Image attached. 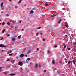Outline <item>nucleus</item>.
Returning a JSON list of instances; mask_svg holds the SVG:
<instances>
[{
	"label": "nucleus",
	"mask_w": 76,
	"mask_h": 76,
	"mask_svg": "<svg viewBox=\"0 0 76 76\" xmlns=\"http://www.w3.org/2000/svg\"><path fill=\"white\" fill-rule=\"evenodd\" d=\"M18 65L20 66H22V62H21V61H19L18 63Z\"/></svg>",
	"instance_id": "1"
},
{
	"label": "nucleus",
	"mask_w": 76,
	"mask_h": 76,
	"mask_svg": "<svg viewBox=\"0 0 76 76\" xmlns=\"http://www.w3.org/2000/svg\"><path fill=\"white\" fill-rule=\"evenodd\" d=\"M9 22H12L13 23H16V21H14L13 20H10Z\"/></svg>",
	"instance_id": "2"
},
{
	"label": "nucleus",
	"mask_w": 76,
	"mask_h": 76,
	"mask_svg": "<svg viewBox=\"0 0 76 76\" xmlns=\"http://www.w3.org/2000/svg\"><path fill=\"white\" fill-rule=\"evenodd\" d=\"M0 47H1V48L3 47L4 48H5V47H6V46L3 45V44H0Z\"/></svg>",
	"instance_id": "3"
},
{
	"label": "nucleus",
	"mask_w": 76,
	"mask_h": 76,
	"mask_svg": "<svg viewBox=\"0 0 76 76\" xmlns=\"http://www.w3.org/2000/svg\"><path fill=\"white\" fill-rule=\"evenodd\" d=\"M14 61H15V60H14L13 61L11 60L10 61V62L12 63V64H14V63H15V62Z\"/></svg>",
	"instance_id": "4"
},
{
	"label": "nucleus",
	"mask_w": 76,
	"mask_h": 76,
	"mask_svg": "<svg viewBox=\"0 0 76 76\" xmlns=\"http://www.w3.org/2000/svg\"><path fill=\"white\" fill-rule=\"evenodd\" d=\"M24 56V54H21L20 55V57L22 58Z\"/></svg>",
	"instance_id": "5"
},
{
	"label": "nucleus",
	"mask_w": 76,
	"mask_h": 76,
	"mask_svg": "<svg viewBox=\"0 0 76 76\" xmlns=\"http://www.w3.org/2000/svg\"><path fill=\"white\" fill-rule=\"evenodd\" d=\"M16 75V74H10L9 75H10V76H15V75Z\"/></svg>",
	"instance_id": "6"
},
{
	"label": "nucleus",
	"mask_w": 76,
	"mask_h": 76,
	"mask_svg": "<svg viewBox=\"0 0 76 76\" xmlns=\"http://www.w3.org/2000/svg\"><path fill=\"white\" fill-rule=\"evenodd\" d=\"M52 63H53V64H55V61L54 60L52 61Z\"/></svg>",
	"instance_id": "7"
},
{
	"label": "nucleus",
	"mask_w": 76,
	"mask_h": 76,
	"mask_svg": "<svg viewBox=\"0 0 76 76\" xmlns=\"http://www.w3.org/2000/svg\"><path fill=\"white\" fill-rule=\"evenodd\" d=\"M22 35H20L18 36V39H20V38H21V37Z\"/></svg>",
	"instance_id": "8"
},
{
	"label": "nucleus",
	"mask_w": 76,
	"mask_h": 76,
	"mask_svg": "<svg viewBox=\"0 0 76 76\" xmlns=\"http://www.w3.org/2000/svg\"><path fill=\"white\" fill-rule=\"evenodd\" d=\"M3 3L2 2L1 4V7H3Z\"/></svg>",
	"instance_id": "9"
},
{
	"label": "nucleus",
	"mask_w": 76,
	"mask_h": 76,
	"mask_svg": "<svg viewBox=\"0 0 76 76\" xmlns=\"http://www.w3.org/2000/svg\"><path fill=\"white\" fill-rule=\"evenodd\" d=\"M58 13H57L56 15L53 16V18H55V16H57V15H58Z\"/></svg>",
	"instance_id": "10"
},
{
	"label": "nucleus",
	"mask_w": 76,
	"mask_h": 76,
	"mask_svg": "<svg viewBox=\"0 0 76 76\" xmlns=\"http://www.w3.org/2000/svg\"><path fill=\"white\" fill-rule=\"evenodd\" d=\"M30 13H34V11L33 10H31V11L30 12Z\"/></svg>",
	"instance_id": "11"
},
{
	"label": "nucleus",
	"mask_w": 76,
	"mask_h": 76,
	"mask_svg": "<svg viewBox=\"0 0 76 76\" xmlns=\"http://www.w3.org/2000/svg\"><path fill=\"white\" fill-rule=\"evenodd\" d=\"M10 35L8 34H7V37H10Z\"/></svg>",
	"instance_id": "12"
},
{
	"label": "nucleus",
	"mask_w": 76,
	"mask_h": 76,
	"mask_svg": "<svg viewBox=\"0 0 76 76\" xmlns=\"http://www.w3.org/2000/svg\"><path fill=\"white\" fill-rule=\"evenodd\" d=\"M30 52H31V50H29L27 52V54H29V53H30Z\"/></svg>",
	"instance_id": "13"
},
{
	"label": "nucleus",
	"mask_w": 76,
	"mask_h": 76,
	"mask_svg": "<svg viewBox=\"0 0 76 76\" xmlns=\"http://www.w3.org/2000/svg\"><path fill=\"white\" fill-rule=\"evenodd\" d=\"M36 68H37L38 67V64H36L35 65Z\"/></svg>",
	"instance_id": "14"
},
{
	"label": "nucleus",
	"mask_w": 76,
	"mask_h": 76,
	"mask_svg": "<svg viewBox=\"0 0 76 76\" xmlns=\"http://www.w3.org/2000/svg\"><path fill=\"white\" fill-rule=\"evenodd\" d=\"M65 26H66V28H68V24L65 25Z\"/></svg>",
	"instance_id": "15"
},
{
	"label": "nucleus",
	"mask_w": 76,
	"mask_h": 76,
	"mask_svg": "<svg viewBox=\"0 0 76 76\" xmlns=\"http://www.w3.org/2000/svg\"><path fill=\"white\" fill-rule=\"evenodd\" d=\"M72 62L74 64H75V60H73Z\"/></svg>",
	"instance_id": "16"
},
{
	"label": "nucleus",
	"mask_w": 76,
	"mask_h": 76,
	"mask_svg": "<svg viewBox=\"0 0 76 76\" xmlns=\"http://www.w3.org/2000/svg\"><path fill=\"white\" fill-rule=\"evenodd\" d=\"M15 40V38H12V41H14Z\"/></svg>",
	"instance_id": "17"
},
{
	"label": "nucleus",
	"mask_w": 76,
	"mask_h": 76,
	"mask_svg": "<svg viewBox=\"0 0 76 76\" xmlns=\"http://www.w3.org/2000/svg\"><path fill=\"white\" fill-rule=\"evenodd\" d=\"M21 1H22V0H20V1L18 2V4H19V3H20Z\"/></svg>",
	"instance_id": "18"
},
{
	"label": "nucleus",
	"mask_w": 76,
	"mask_h": 76,
	"mask_svg": "<svg viewBox=\"0 0 76 76\" xmlns=\"http://www.w3.org/2000/svg\"><path fill=\"white\" fill-rule=\"evenodd\" d=\"M66 45H64V48H66Z\"/></svg>",
	"instance_id": "19"
},
{
	"label": "nucleus",
	"mask_w": 76,
	"mask_h": 76,
	"mask_svg": "<svg viewBox=\"0 0 76 76\" xmlns=\"http://www.w3.org/2000/svg\"><path fill=\"white\" fill-rule=\"evenodd\" d=\"M45 6H49V5H48V4H45Z\"/></svg>",
	"instance_id": "20"
},
{
	"label": "nucleus",
	"mask_w": 76,
	"mask_h": 76,
	"mask_svg": "<svg viewBox=\"0 0 76 76\" xmlns=\"http://www.w3.org/2000/svg\"><path fill=\"white\" fill-rule=\"evenodd\" d=\"M4 31H5V29H4L2 31V33H4Z\"/></svg>",
	"instance_id": "21"
},
{
	"label": "nucleus",
	"mask_w": 76,
	"mask_h": 76,
	"mask_svg": "<svg viewBox=\"0 0 76 76\" xmlns=\"http://www.w3.org/2000/svg\"><path fill=\"white\" fill-rule=\"evenodd\" d=\"M41 27H38L37 28V29H41Z\"/></svg>",
	"instance_id": "22"
},
{
	"label": "nucleus",
	"mask_w": 76,
	"mask_h": 76,
	"mask_svg": "<svg viewBox=\"0 0 76 76\" xmlns=\"http://www.w3.org/2000/svg\"><path fill=\"white\" fill-rule=\"evenodd\" d=\"M9 56H13V54H9Z\"/></svg>",
	"instance_id": "23"
},
{
	"label": "nucleus",
	"mask_w": 76,
	"mask_h": 76,
	"mask_svg": "<svg viewBox=\"0 0 76 76\" xmlns=\"http://www.w3.org/2000/svg\"><path fill=\"white\" fill-rule=\"evenodd\" d=\"M67 50H70V48H68Z\"/></svg>",
	"instance_id": "24"
},
{
	"label": "nucleus",
	"mask_w": 76,
	"mask_h": 76,
	"mask_svg": "<svg viewBox=\"0 0 76 76\" xmlns=\"http://www.w3.org/2000/svg\"><path fill=\"white\" fill-rule=\"evenodd\" d=\"M3 39H4L3 37H1V38L0 39V40H3Z\"/></svg>",
	"instance_id": "25"
},
{
	"label": "nucleus",
	"mask_w": 76,
	"mask_h": 76,
	"mask_svg": "<svg viewBox=\"0 0 76 76\" xmlns=\"http://www.w3.org/2000/svg\"><path fill=\"white\" fill-rule=\"evenodd\" d=\"M71 63V61H70L68 62V64H70V63Z\"/></svg>",
	"instance_id": "26"
},
{
	"label": "nucleus",
	"mask_w": 76,
	"mask_h": 76,
	"mask_svg": "<svg viewBox=\"0 0 76 76\" xmlns=\"http://www.w3.org/2000/svg\"><path fill=\"white\" fill-rule=\"evenodd\" d=\"M27 60H28V61H29L30 60V58H27Z\"/></svg>",
	"instance_id": "27"
},
{
	"label": "nucleus",
	"mask_w": 76,
	"mask_h": 76,
	"mask_svg": "<svg viewBox=\"0 0 76 76\" xmlns=\"http://www.w3.org/2000/svg\"><path fill=\"white\" fill-rule=\"evenodd\" d=\"M38 34H39V33H37L36 34V36H38Z\"/></svg>",
	"instance_id": "28"
},
{
	"label": "nucleus",
	"mask_w": 76,
	"mask_h": 76,
	"mask_svg": "<svg viewBox=\"0 0 76 76\" xmlns=\"http://www.w3.org/2000/svg\"><path fill=\"white\" fill-rule=\"evenodd\" d=\"M7 25H10V23H9V22L7 23Z\"/></svg>",
	"instance_id": "29"
},
{
	"label": "nucleus",
	"mask_w": 76,
	"mask_h": 76,
	"mask_svg": "<svg viewBox=\"0 0 76 76\" xmlns=\"http://www.w3.org/2000/svg\"><path fill=\"white\" fill-rule=\"evenodd\" d=\"M1 10H4V7H2V8H1Z\"/></svg>",
	"instance_id": "30"
},
{
	"label": "nucleus",
	"mask_w": 76,
	"mask_h": 76,
	"mask_svg": "<svg viewBox=\"0 0 76 76\" xmlns=\"http://www.w3.org/2000/svg\"><path fill=\"white\" fill-rule=\"evenodd\" d=\"M5 24V23H4V22H3L2 24V25H4Z\"/></svg>",
	"instance_id": "31"
},
{
	"label": "nucleus",
	"mask_w": 76,
	"mask_h": 76,
	"mask_svg": "<svg viewBox=\"0 0 76 76\" xmlns=\"http://www.w3.org/2000/svg\"><path fill=\"white\" fill-rule=\"evenodd\" d=\"M42 41H45V39H42Z\"/></svg>",
	"instance_id": "32"
},
{
	"label": "nucleus",
	"mask_w": 76,
	"mask_h": 76,
	"mask_svg": "<svg viewBox=\"0 0 76 76\" xmlns=\"http://www.w3.org/2000/svg\"><path fill=\"white\" fill-rule=\"evenodd\" d=\"M17 8H18V7L15 6V9H17Z\"/></svg>",
	"instance_id": "33"
},
{
	"label": "nucleus",
	"mask_w": 76,
	"mask_h": 76,
	"mask_svg": "<svg viewBox=\"0 0 76 76\" xmlns=\"http://www.w3.org/2000/svg\"><path fill=\"white\" fill-rule=\"evenodd\" d=\"M9 52H10V53H12V51H11V50H10L9 51Z\"/></svg>",
	"instance_id": "34"
},
{
	"label": "nucleus",
	"mask_w": 76,
	"mask_h": 76,
	"mask_svg": "<svg viewBox=\"0 0 76 76\" xmlns=\"http://www.w3.org/2000/svg\"><path fill=\"white\" fill-rule=\"evenodd\" d=\"M73 44H76V42H74L73 43Z\"/></svg>",
	"instance_id": "35"
},
{
	"label": "nucleus",
	"mask_w": 76,
	"mask_h": 76,
	"mask_svg": "<svg viewBox=\"0 0 76 76\" xmlns=\"http://www.w3.org/2000/svg\"><path fill=\"white\" fill-rule=\"evenodd\" d=\"M21 31H24V29H23V28H22L21 29Z\"/></svg>",
	"instance_id": "36"
},
{
	"label": "nucleus",
	"mask_w": 76,
	"mask_h": 76,
	"mask_svg": "<svg viewBox=\"0 0 76 76\" xmlns=\"http://www.w3.org/2000/svg\"><path fill=\"white\" fill-rule=\"evenodd\" d=\"M47 52L50 53V50H48L47 51Z\"/></svg>",
	"instance_id": "37"
},
{
	"label": "nucleus",
	"mask_w": 76,
	"mask_h": 76,
	"mask_svg": "<svg viewBox=\"0 0 76 76\" xmlns=\"http://www.w3.org/2000/svg\"><path fill=\"white\" fill-rule=\"evenodd\" d=\"M9 58H8L7 59V61H9Z\"/></svg>",
	"instance_id": "38"
},
{
	"label": "nucleus",
	"mask_w": 76,
	"mask_h": 76,
	"mask_svg": "<svg viewBox=\"0 0 76 76\" xmlns=\"http://www.w3.org/2000/svg\"><path fill=\"white\" fill-rule=\"evenodd\" d=\"M44 73H45V72H46V70H44V71H43Z\"/></svg>",
	"instance_id": "39"
},
{
	"label": "nucleus",
	"mask_w": 76,
	"mask_h": 76,
	"mask_svg": "<svg viewBox=\"0 0 76 76\" xmlns=\"http://www.w3.org/2000/svg\"><path fill=\"white\" fill-rule=\"evenodd\" d=\"M54 48H57V45H55V46H54Z\"/></svg>",
	"instance_id": "40"
},
{
	"label": "nucleus",
	"mask_w": 76,
	"mask_h": 76,
	"mask_svg": "<svg viewBox=\"0 0 76 76\" xmlns=\"http://www.w3.org/2000/svg\"><path fill=\"white\" fill-rule=\"evenodd\" d=\"M39 48H37V51H38V50H39Z\"/></svg>",
	"instance_id": "41"
},
{
	"label": "nucleus",
	"mask_w": 76,
	"mask_h": 76,
	"mask_svg": "<svg viewBox=\"0 0 76 76\" xmlns=\"http://www.w3.org/2000/svg\"><path fill=\"white\" fill-rule=\"evenodd\" d=\"M39 67H41V65L40 64H39Z\"/></svg>",
	"instance_id": "42"
},
{
	"label": "nucleus",
	"mask_w": 76,
	"mask_h": 76,
	"mask_svg": "<svg viewBox=\"0 0 76 76\" xmlns=\"http://www.w3.org/2000/svg\"><path fill=\"white\" fill-rule=\"evenodd\" d=\"M9 1L10 2V1H12V0H9Z\"/></svg>",
	"instance_id": "43"
},
{
	"label": "nucleus",
	"mask_w": 76,
	"mask_h": 76,
	"mask_svg": "<svg viewBox=\"0 0 76 76\" xmlns=\"http://www.w3.org/2000/svg\"><path fill=\"white\" fill-rule=\"evenodd\" d=\"M27 54H26V55H25V56L26 57H27Z\"/></svg>",
	"instance_id": "44"
},
{
	"label": "nucleus",
	"mask_w": 76,
	"mask_h": 76,
	"mask_svg": "<svg viewBox=\"0 0 76 76\" xmlns=\"http://www.w3.org/2000/svg\"><path fill=\"white\" fill-rule=\"evenodd\" d=\"M60 22H61V21H58V23H60Z\"/></svg>",
	"instance_id": "45"
},
{
	"label": "nucleus",
	"mask_w": 76,
	"mask_h": 76,
	"mask_svg": "<svg viewBox=\"0 0 76 76\" xmlns=\"http://www.w3.org/2000/svg\"><path fill=\"white\" fill-rule=\"evenodd\" d=\"M61 20H62L61 19H60L59 20V21L61 22Z\"/></svg>",
	"instance_id": "46"
},
{
	"label": "nucleus",
	"mask_w": 76,
	"mask_h": 76,
	"mask_svg": "<svg viewBox=\"0 0 76 76\" xmlns=\"http://www.w3.org/2000/svg\"><path fill=\"white\" fill-rule=\"evenodd\" d=\"M59 62L60 63H61V61H59Z\"/></svg>",
	"instance_id": "47"
},
{
	"label": "nucleus",
	"mask_w": 76,
	"mask_h": 76,
	"mask_svg": "<svg viewBox=\"0 0 76 76\" xmlns=\"http://www.w3.org/2000/svg\"><path fill=\"white\" fill-rule=\"evenodd\" d=\"M4 74L5 75H6L7 74V73L6 72H4Z\"/></svg>",
	"instance_id": "48"
},
{
	"label": "nucleus",
	"mask_w": 76,
	"mask_h": 76,
	"mask_svg": "<svg viewBox=\"0 0 76 76\" xmlns=\"http://www.w3.org/2000/svg\"><path fill=\"white\" fill-rule=\"evenodd\" d=\"M6 16H9V14H7V15H6Z\"/></svg>",
	"instance_id": "49"
},
{
	"label": "nucleus",
	"mask_w": 76,
	"mask_h": 76,
	"mask_svg": "<svg viewBox=\"0 0 76 76\" xmlns=\"http://www.w3.org/2000/svg\"><path fill=\"white\" fill-rule=\"evenodd\" d=\"M64 60H65V61L67 60V59H66V58H64Z\"/></svg>",
	"instance_id": "50"
},
{
	"label": "nucleus",
	"mask_w": 76,
	"mask_h": 76,
	"mask_svg": "<svg viewBox=\"0 0 76 76\" xmlns=\"http://www.w3.org/2000/svg\"><path fill=\"white\" fill-rule=\"evenodd\" d=\"M40 34H41V35H42L43 34L42 33H41Z\"/></svg>",
	"instance_id": "51"
},
{
	"label": "nucleus",
	"mask_w": 76,
	"mask_h": 76,
	"mask_svg": "<svg viewBox=\"0 0 76 76\" xmlns=\"http://www.w3.org/2000/svg\"><path fill=\"white\" fill-rule=\"evenodd\" d=\"M65 37H67V35H65Z\"/></svg>",
	"instance_id": "52"
},
{
	"label": "nucleus",
	"mask_w": 76,
	"mask_h": 76,
	"mask_svg": "<svg viewBox=\"0 0 76 76\" xmlns=\"http://www.w3.org/2000/svg\"><path fill=\"white\" fill-rule=\"evenodd\" d=\"M69 67H70V65H69Z\"/></svg>",
	"instance_id": "53"
},
{
	"label": "nucleus",
	"mask_w": 76,
	"mask_h": 76,
	"mask_svg": "<svg viewBox=\"0 0 76 76\" xmlns=\"http://www.w3.org/2000/svg\"><path fill=\"white\" fill-rule=\"evenodd\" d=\"M46 4H48V2H46Z\"/></svg>",
	"instance_id": "54"
},
{
	"label": "nucleus",
	"mask_w": 76,
	"mask_h": 76,
	"mask_svg": "<svg viewBox=\"0 0 76 76\" xmlns=\"http://www.w3.org/2000/svg\"><path fill=\"white\" fill-rule=\"evenodd\" d=\"M19 22H20V23H21V21H20Z\"/></svg>",
	"instance_id": "55"
},
{
	"label": "nucleus",
	"mask_w": 76,
	"mask_h": 76,
	"mask_svg": "<svg viewBox=\"0 0 76 76\" xmlns=\"http://www.w3.org/2000/svg\"><path fill=\"white\" fill-rule=\"evenodd\" d=\"M7 53L8 54H9V52H7Z\"/></svg>",
	"instance_id": "56"
},
{
	"label": "nucleus",
	"mask_w": 76,
	"mask_h": 76,
	"mask_svg": "<svg viewBox=\"0 0 76 76\" xmlns=\"http://www.w3.org/2000/svg\"><path fill=\"white\" fill-rule=\"evenodd\" d=\"M1 72V69H0V72Z\"/></svg>",
	"instance_id": "57"
},
{
	"label": "nucleus",
	"mask_w": 76,
	"mask_h": 76,
	"mask_svg": "<svg viewBox=\"0 0 76 76\" xmlns=\"http://www.w3.org/2000/svg\"><path fill=\"white\" fill-rule=\"evenodd\" d=\"M26 6V4H24V6L25 7V6Z\"/></svg>",
	"instance_id": "58"
},
{
	"label": "nucleus",
	"mask_w": 76,
	"mask_h": 76,
	"mask_svg": "<svg viewBox=\"0 0 76 76\" xmlns=\"http://www.w3.org/2000/svg\"><path fill=\"white\" fill-rule=\"evenodd\" d=\"M66 63H67V61H66Z\"/></svg>",
	"instance_id": "59"
},
{
	"label": "nucleus",
	"mask_w": 76,
	"mask_h": 76,
	"mask_svg": "<svg viewBox=\"0 0 76 76\" xmlns=\"http://www.w3.org/2000/svg\"><path fill=\"white\" fill-rule=\"evenodd\" d=\"M3 68V67H0V69H2Z\"/></svg>",
	"instance_id": "60"
},
{
	"label": "nucleus",
	"mask_w": 76,
	"mask_h": 76,
	"mask_svg": "<svg viewBox=\"0 0 76 76\" xmlns=\"http://www.w3.org/2000/svg\"><path fill=\"white\" fill-rule=\"evenodd\" d=\"M56 69V68H54V70H55V69Z\"/></svg>",
	"instance_id": "61"
},
{
	"label": "nucleus",
	"mask_w": 76,
	"mask_h": 76,
	"mask_svg": "<svg viewBox=\"0 0 76 76\" xmlns=\"http://www.w3.org/2000/svg\"><path fill=\"white\" fill-rule=\"evenodd\" d=\"M30 64H31V63H30Z\"/></svg>",
	"instance_id": "62"
},
{
	"label": "nucleus",
	"mask_w": 76,
	"mask_h": 76,
	"mask_svg": "<svg viewBox=\"0 0 76 76\" xmlns=\"http://www.w3.org/2000/svg\"><path fill=\"white\" fill-rule=\"evenodd\" d=\"M50 30H49V31H49V32H50Z\"/></svg>",
	"instance_id": "63"
},
{
	"label": "nucleus",
	"mask_w": 76,
	"mask_h": 76,
	"mask_svg": "<svg viewBox=\"0 0 76 76\" xmlns=\"http://www.w3.org/2000/svg\"><path fill=\"white\" fill-rule=\"evenodd\" d=\"M75 51H76V49L75 50Z\"/></svg>",
	"instance_id": "64"
}]
</instances>
